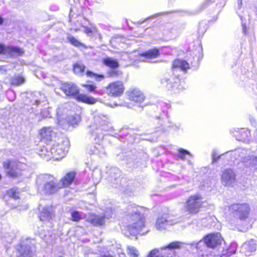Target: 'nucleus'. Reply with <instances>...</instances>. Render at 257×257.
Returning a JSON list of instances; mask_svg holds the SVG:
<instances>
[{
    "label": "nucleus",
    "mask_w": 257,
    "mask_h": 257,
    "mask_svg": "<svg viewBox=\"0 0 257 257\" xmlns=\"http://www.w3.org/2000/svg\"><path fill=\"white\" fill-rule=\"evenodd\" d=\"M146 211V208L135 204L128 205L127 213L130 224L126 227L125 235L144 234V232L142 233V230L145 227L144 214Z\"/></svg>",
    "instance_id": "obj_1"
},
{
    "label": "nucleus",
    "mask_w": 257,
    "mask_h": 257,
    "mask_svg": "<svg viewBox=\"0 0 257 257\" xmlns=\"http://www.w3.org/2000/svg\"><path fill=\"white\" fill-rule=\"evenodd\" d=\"M95 122L90 126V133L95 144L90 147L89 151L91 154H100L103 153V148L101 144L103 137V132L108 130L106 117L104 115L95 116Z\"/></svg>",
    "instance_id": "obj_2"
},
{
    "label": "nucleus",
    "mask_w": 257,
    "mask_h": 257,
    "mask_svg": "<svg viewBox=\"0 0 257 257\" xmlns=\"http://www.w3.org/2000/svg\"><path fill=\"white\" fill-rule=\"evenodd\" d=\"M68 148V141L67 139H63L60 143L55 144L52 146H47L43 148L41 155L59 160L65 156Z\"/></svg>",
    "instance_id": "obj_3"
},
{
    "label": "nucleus",
    "mask_w": 257,
    "mask_h": 257,
    "mask_svg": "<svg viewBox=\"0 0 257 257\" xmlns=\"http://www.w3.org/2000/svg\"><path fill=\"white\" fill-rule=\"evenodd\" d=\"M36 183L38 191L46 194L54 193L60 188L59 184L57 183L54 176L48 174L40 175L37 179Z\"/></svg>",
    "instance_id": "obj_4"
},
{
    "label": "nucleus",
    "mask_w": 257,
    "mask_h": 257,
    "mask_svg": "<svg viewBox=\"0 0 257 257\" xmlns=\"http://www.w3.org/2000/svg\"><path fill=\"white\" fill-rule=\"evenodd\" d=\"M60 89L67 96L74 97L77 101L89 104L96 102V100L92 97L88 96L84 94H79L78 87L74 83H63Z\"/></svg>",
    "instance_id": "obj_5"
},
{
    "label": "nucleus",
    "mask_w": 257,
    "mask_h": 257,
    "mask_svg": "<svg viewBox=\"0 0 257 257\" xmlns=\"http://www.w3.org/2000/svg\"><path fill=\"white\" fill-rule=\"evenodd\" d=\"M203 203L202 196L200 194H194L187 199L184 205V210L190 214H195L199 212Z\"/></svg>",
    "instance_id": "obj_6"
},
{
    "label": "nucleus",
    "mask_w": 257,
    "mask_h": 257,
    "mask_svg": "<svg viewBox=\"0 0 257 257\" xmlns=\"http://www.w3.org/2000/svg\"><path fill=\"white\" fill-rule=\"evenodd\" d=\"M183 244V243L179 241H174L170 243L168 246L160 249H154L152 250L148 257H163L172 256L174 254L173 249L179 248Z\"/></svg>",
    "instance_id": "obj_7"
},
{
    "label": "nucleus",
    "mask_w": 257,
    "mask_h": 257,
    "mask_svg": "<svg viewBox=\"0 0 257 257\" xmlns=\"http://www.w3.org/2000/svg\"><path fill=\"white\" fill-rule=\"evenodd\" d=\"M229 211L241 219H244L247 217L249 211L247 204H234L229 207Z\"/></svg>",
    "instance_id": "obj_8"
},
{
    "label": "nucleus",
    "mask_w": 257,
    "mask_h": 257,
    "mask_svg": "<svg viewBox=\"0 0 257 257\" xmlns=\"http://www.w3.org/2000/svg\"><path fill=\"white\" fill-rule=\"evenodd\" d=\"M108 95L118 97L121 95L124 90V87L121 81H117L110 83L106 88Z\"/></svg>",
    "instance_id": "obj_9"
},
{
    "label": "nucleus",
    "mask_w": 257,
    "mask_h": 257,
    "mask_svg": "<svg viewBox=\"0 0 257 257\" xmlns=\"http://www.w3.org/2000/svg\"><path fill=\"white\" fill-rule=\"evenodd\" d=\"M176 223L177 221L173 220L171 217L164 214L158 218L156 223V227L157 230L162 231Z\"/></svg>",
    "instance_id": "obj_10"
},
{
    "label": "nucleus",
    "mask_w": 257,
    "mask_h": 257,
    "mask_svg": "<svg viewBox=\"0 0 257 257\" xmlns=\"http://www.w3.org/2000/svg\"><path fill=\"white\" fill-rule=\"evenodd\" d=\"M230 152V155L233 156L234 159L238 160L243 163H247L248 161L251 159L250 151L244 149H237Z\"/></svg>",
    "instance_id": "obj_11"
},
{
    "label": "nucleus",
    "mask_w": 257,
    "mask_h": 257,
    "mask_svg": "<svg viewBox=\"0 0 257 257\" xmlns=\"http://www.w3.org/2000/svg\"><path fill=\"white\" fill-rule=\"evenodd\" d=\"M3 167L8 175L12 177H17L19 174L18 171V164L16 162L7 160L3 163Z\"/></svg>",
    "instance_id": "obj_12"
},
{
    "label": "nucleus",
    "mask_w": 257,
    "mask_h": 257,
    "mask_svg": "<svg viewBox=\"0 0 257 257\" xmlns=\"http://www.w3.org/2000/svg\"><path fill=\"white\" fill-rule=\"evenodd\" d=\"M105 219L106 215L105 214L98 215L89 214L86 217V221L96 226H101L104 225Z\"/></svg>",
    "instance_id": "obj_13"
},
{
    "label": "nucleus",
    "mask_w": 257,
    "mask_h": 257,
    "mask_svg": "<svg viewBox=\"0 0 257 257\" xmlns=\"http://www.w3.org/2000/svg\"><path fill=\"white\" fill-rule=\"evenodd\" d=\"M221 240L222 238L220 233H212L207 235L204 238V242L207 246L214 248L218 244H220Z\"/></svg>",
    "instance_id": "obj_14"
},
{
    "label": "nucleus",
    "mask_w": 257,
    "mask_h": 257,
    "mask_svg": "<svg viewBox=\"0 0 257 257\" xmlns=\"http://www.w3.org/2000/svg\"><path fill=\"white\" fill-rule=\"evenodd\" d=\"M236 175L231 169H226L222 174L221 182L225 186H230L235 182Z\"/></svg>",
    "instance_id": "obj_15"
},
{
    "label": "nucleus",
    "mask_w": 257,
    "mask_h": 257,
    "mask_svg": "<svg viewBox=\"0 0 257 257\" xmlns=\"http://www.w3.org/2000/svg\"><path fill=\"white\" fill-rule=\"evenodd\" d=\"M160 55L159 50L158 49L155 48L149 50L144 53L140 54L139 60L141 61H145V60H149L152 58L158 57Z\"/></svg>",
    "instance_id": "obj_16"
},
{
    "label": "nucleus",
    "mask_w": 257,
    "mask_h": 257,
    "mask_svg": "<svg viewBox=\"0 0 257 257\" xmlns=\"http://www.w3.org/2000/svg\"><path fill=\"white\" fill-rule=\"evenodd\" d=\"M129 99L138 103H141L145 99V96L143 93L138 89H134L128 92Z\"/></svg>",
    "instance_id": "obj_17"
},
{
    "label": "nucleus",
    "mask_w": 257,
    "mask_h": 257,
    "mask_svg": "<svg viewBox=\"0 0 257 257\" xmlns=\"http://www.w3.org/2000/svg\"><path fill=\"white\" fill-rule=\"evenodd\" d=\"M75 176V173L74 172H71L66 174L59 183L60 188L67 187L71 184L74 181Z\"/></svg>",
    "instance_id": "obj_18"
},
{
    "label": "nucleus",
    "mask_w": 257,
    "mask_h": 257,
    "mask_svg": "<svg viewBox=\"0 0 257 257\" xmlns=\"http://www.w3.org/2000/svg\"><path fill=\"white\" fill-rule=\"evenodd\" d=\"M238 130L239 131L238 134H234L236 139L244 143H248L250 138V132L244 128L238 129Z\"/></svg>",
    "instance_id": "obj_19"
},
{
    "label": "nucleus",
    "mask_w": 257,
    "mask_h": 257,
    "mask_svg": "<svg viewBox=\"0 0 257 257\" xmlns=\"http://www.w3.org/2000/svg\"><path fill=\"white\" fill-rule=\"evenodd\" d=\"M172 68L173 71H175V70L177 69L186 71L187 69L190 68V65L186 61L177 59L173 62Z\"/></svg>",
    "instance_id": "obj_20"
},
{
    "label": "nucleus",
    "mask_w": 257,
    "mask_h": 257,
    "mask_svg": "<svg viewBox=\"0 0 257 257\" xmlns=\"http://www.w3.org/2000/svg\"><path fill=\"white\" fill-rule=\"evenodd\" d=\"M53 134V130L51 127H43L39 131V135L41 139L47 141L51 139Z\"/></svg>",
    "instance_id": "obj_21"
},
{
    "label": "nucleus",
    "mask_w": 257,
    "mask_h": 257,
    "mask_svg": "<svg viewBox=\"0 0 257 257\" xmlns=\"http://www.w3.org/2000/svg\"><path fill=\"white\" fill-rule=\"evenodd\" d=\"M24 53L23 49L17 47H7L6 54L11 57H18L21 56Z\"/></svg>",
    "instance_id": "obj_22"
},
{
    "label": "nucleus",
    "mask_w": 257,
    "mask_h": 257,
    "mask_svg": "<svg viewBox=\"0 0 257 257\" xmlns=\"http://www.w3.org/2000/svg\"><path fill=\"white\" fill-rule=\"evenodd\" d=\"M52 216V208L48 207L44 208L42 211L40 218L42 221H47L51 219Z\"/></svg>",
    "instance_id": "obj_23"
},
{
    "label": "nucleus",
    "mask_w": 257,
    "mask_h": 257,
    "mask_svg": "<svg viewBox=\"0 0 257 257\" xmlns=\"http://www.w3.org/2000/svg\"><path fill=\"white\" fill-rule=\"evenodd\" d=\"M103 63L105 66L112 69L117 68L119 66V63L117 61L110 57L104 59Z\"/></svg>",
    "instance_id": "obj_24"
},
{
    "label": "nucleus",
    "mask_w": 257,
    "mask_h": 257,
    "mask_svg": "<svg viewBox=\"0 0 257 257\" xmlns=\"http://www.w3.org/2000/svg\"><path fill=\"white\" fill-rule=\"evenodd\" d=\"M81 117L79 114H75L74 115H71L67 117V121L69 125L74 126L77 125L80 121Z\"/></svg>",
    "instance_id": "obj_25"
},
{
    "label": "nucleus",
    "mask_w": 257,
    "mask_h": 257,
    "mask_svg": "<svg viewBox=\"0 0 257 257\" xmlns=\"http://www.w3.org/2000/svg\"><path fill=\"white\" fill-rule=\"evenodd\" d=\"M243 247L249 252H253L256 250V244L253 240L246 242Z\"/></svg>",
    "instance_id": "obj_26"
},
{
    "label": "nucleus",
    "mask_w": 257,
    "mask_h": 257,
    "mask_svg": "<svg viewBox=\"0 0 257 257\" xmlns=\"http://www.w3.org/2000/svg\"><path fill=\"white\" fill-rule=\"evenodd\" d=\"M25 82V79L23 77L17 75L13 77L11 79V83L15 85H20L23 84Z\"/></svg>",
    "instance_id": "obj_27"
},
{
    "label": "nucleus",
    "mask_w": 257,
    "mask_h": 257,
    "mask_svg": "<svg viewBox=\"0 0 257 257\" xmlns=\"http://www.w3.org/2000/svg\"><path fill=\"white\" fill-rule=\"evenodd\" d=\"M85 70V66L83 64L77 63L74 65L73 70L75 73L81 75Z\"/></svg>",
    "instance_id": "obj_28"
},
{
    "label": "nucleus",
    "mask_w": 257,
    "mask_h": 257,
    "mask_svg": "<svg viewBox=\"0 0 257 257\" xmlns=\"http://www.w3.org/2000/svg\"><path fill=\"white\" fill-rule=\"evenodd\" d=\"M68 40L73 45L77 47H85L84 44L80 43L78 40L75 39L73 36H69Z\"/></svg>",
    "instance_id": "obj_29"
},
{
    "label": "nucleus",
    "mask_w": 257,
    "mask_h": 257,
    "mask_svg": "<svg viewBox=\"0 0 257 257\" xmlns=\"http://www.w3.org/2000/svg\"><path fill=\"white\" fill-rule=\"evenodd\" d=\"M86 75L88 77H94L97 81H100L104 78V75L95 74L90 71H87L86 72Z\"/></svg>",
    "instance_id": "obj_30"
},
{
    "label": "nucleus",
    "mask_w": 257,
    "mask_h": 257,
    "mask_svg": "<svg viewBox=\"0 0 257 257\" xmlns=\"http://www.w3.org/2000/svg\"><path fill=\"white\" fill-rule=\"evenodd\" d=\"M128 254L131 257H138L139 253L138 250L133 246H128Z\"/></svg>",
    "instance_id": "obj_31"
},
{
    "label": "nucleus",
    "mask_w": 257,
    "mask_h": 257,
    "mask_svg": "<svg viewBox=\"0 0 257 257\" xmlns=\"http://www.w3.org/2000/svg\"><path fill=\"white\" fill-rule=\"evenodd\" d=\"M186 156L191 157V154L188 151L183 149H180L179 150L178 157L179 158H180L182 160H185L186 159Z\"/></svg>",
    "instance_id": "obj_32"
},
{
    "label": "nucleus",
    "mask_w": 257,
    "mask_h": 257,
    "mask_svg": "<svg viewBox=\"0 0 257 257\" xmlns=\"http://www.w3.org/2000/svg\"><path fill=\"white\" fill-rule=\"evenodd\" d=\"M7 193L9 197L14 199H17L19 198L18 193L14 189H10L8 190Z\"/></svg>",
    "instance_id": "obj_33"
},
{
    "label": "nucleus",
    "mask_w": 257,
    "mask_h": 257,
    "mask_svg": "<svg viewBox=\"0 0 257 257\" xmlns=\"http://www.w3.org/2000/svg\"><path fill=\"white\" fill-rule=\"evenodd\" d=\"M80 219L81 217L78 212L73 211L71 213V220L72 221L78 222Z\"/></svg>",
    "instance_id": "obj_34"
},
{
    "label": "nucleus",
    "mask_w": 257,
    "mask_h": 257,
    "mask_svg": "<svg viewBox=\"0 0 257 257\" xmlns=\"http://www.w3.org/2000/svg\"><path fill=\"white\" fill-rule=\"evenodd\" d=\"M82 86L85 88L89 92H93L96 88V86L94 85L82 84Z\"/></svg>",
    "instance_id": "obj_35"
},
{
    "label": "nucleus",
    "mask_w": 257,
    "mask_h": 257,
    "mask_svg": "<svg viewBox=\"0 0 257 257\" xmlns=\"http://www.w3.org/2000/svg\"><path fill=\"white\" fill-rule=\"evenodd\" d=\"M254 157H253L252 156H251V159L249 161H248V163H246L247 165H248L249 167H252L253 168H254V169H255V166H257V163H254L253 162V158Z\"/></svg>",
    "instance_id": "obj_36"
},
{
    "label": "nucleus",
    "mask_w": 257,
    "mask_h": 257,
    "mask_svg": "<svg viewBox=\"0 0 257 257\" xmlns=\"http://www.w3.org/2000/svg\"><path fill=\"white\" fill-rule=\"evenodd\" d=\"M212 158L213 162H216L218 159L220 158L219 156H218V154L216 151H213L212 153Z\"/></svg>",
    "instance_id": "obj_37"
},
{
    "label": "nucleus",
    "mask_w": 257,
    "mask_h": 257,
    "mask_svg": "<svg viewBox=\"0 0 257 257\" xmlns=\"http://www.w3.org/2000/svg\"><path fill=\"white\" fill-rule=\"evenodd\" d=\"M7 47L0 44V54H6Z\"/></svg>",
    "instance_id": "obj_38"
},
{
    "label": "nucleus",
    "mask_w": 257,
    "mask_h": 257,
    "mask_svg": "<svg viewBox=\"0 0 257 257\" xmlns=\"http://www.w3.org/2000/svg\"><path fill=\"white\" fill-rule=\"evenodd\" d=\"M114 172L115 174H116L115 176H114V178L118 177L120 176V171L116 168H114L111 169V173Z\"/></svg>",
    "instance_id": "obj_39"
},
{
    "label": "nucleus",
    "mask_w": 257,
    "mask_h": 257,
    "mask_svg": "<svg viewBox=\"0 0 257 257\" xmlns=\"http://www.w3.org/2000/svg\"><path fill=\"white\" fill-rule=\"evenodd\" d=\"M92 32V31L90 29L88 28H86L85 29V33L87 34L91 33Z\"/></svg>",
    "instance_id": "obj_40"
},
{
    "label": "nucleus",
    "mask_w": 257,
    "mask_h": 257,
    "mask_svg": "<svg viewBox=\"0 0 257 257\" xmlns=\"http://www.w3.org/2000/svg\"><path fill=\"white\" fill-rule=\"evenodd\" d=\"M0 71L2 72H6L7 71V69L5 66H0Z\"/></svg>",
    "instance_id": "obj_41"
},
{
    "label": "nucleus",
    "mask_w": 257,
    "mask_h": 257,
    "mask_svg": "<svg viewBox=\"0 0 257 257\" xmlns=\"http://www.w3.org/2000/svg\"><path fill=\"white\" fill-rule=\"evenodd\" d=\"M119 257H125V255L124 253L121 252H118Z\"/></svg>",
    "instance_id": "obj_42"
},
{
    "label": "nucleus",
    "mask_w": 257,
    "mask_h": 257,
    "mask_svg": "<svg viewBox=\"0 0 257 257\" xmlns=\"http://www.w3.org/2000/svg\"><path fill=\"white\" fill-rule=\"evenodd\" d=\"M110 76H113L114 75H116V73L114 71H111L109 73Z\"/></svg>",
    "instance_id": "obj_43"
},
{
    "label": "nucleus",
    "mask_w": 257,
    "mask_h": 257,
    "mask_svg": "<svg viewBox=\"0 0 257 257\" xmlns=\"http://www.w3.org/2000/svg\"><path fill=\"white\" fill-rule=\"evenodd\" d=\"M242 27H243V32L244 34L246 33V28L245 25L242 24Z\"/></svg>",
    "instance_id": "obj_44"
},
{
    "label": "nucleus",
    "mask_w": 257,
    "mask_h": 257,
    "mask_svg": "<svg viewBox=\"0 0 257 257\" xmlns=\"http://www.w3.org/2000/svg\"><path fill=\"white\" fill-rule=\"evenodd\" d=\"M29 252L28 251V253H26L25 252H24L23 254H22V256L23 257H28V255L29 254Z\"/></svg>",
    "instance_id": "obj_45"
},
{
    "label": "nucleus",
    "mask_w": 257,
    "mask_h": 257,
    "mask_svg": "<svg viewBox=\"0 0 257 257\" xmlns=\"http://www.w3.org/2000/svg\"><path fill=\"white\" fill-rule=\"evenodd\" d=\"M238 7H239V8H240V7H241V5H242V0H239V1H238Z\"/></svg>",
    "instance_id": "obj_46"
},
{
    "label": "nucleus",
    "mask_w": 257,
    "mask_h": 257,
    "mask_svg": "<svg viewBox=\"0 0 257 257\" xmlns=\"http://www.w3.org/2000/svg\"><path fill=\"white\" fill-rule=\"evenodd\" d=\"M4 23V19L2 17L0 16V25H2Z\"/></svg>",
    "instance_id": "obj_47"
},
{
    "label": "nucleus",
    "mask_w": 257,
    "mask_h": 257,
    "mask_svg": "<svg viewBox=\"0 0 257 257\" xmlns=\"http://www.w3.org/2000/svg\"><path fill=\"white\" fill-rule=\"evenodd\" d=\"M253 162L254 163H257V158L256 157H254L253 158ZM255 169L257 170V166H255Z\"/></svg>",
    "instance_id": "obj_48"
},
{
    "label": "nucleus",
    "mask_w": 257,
    "mask_h": 257,
    "mask_svg": "<svg viewBox=\"0 0 257 257\" xmlns=\"http://www.w3.org/2000/svg\"><path fill=\"white\" fill-rule=\"evenodd\" d=\"M101 257H114V256L110 255H103L101 256Z\"/></svg>",
    "instance_id": "obj_49"
},
{
    "label": "nucleus",
    "mask_w": 257,
    "mask_h": 257,
    "mask_svg": "<svg viewBox=\"0 0 257 257\" xmlns=\"http://www.w3.org/2000/svg\"><path fill=\"white\" fill-rule=\"evenodd\" d=\"M58 123H59L60 125H61V124L60 123V122H58Z\"/></svg>",
    "instance_id": "obj_50"
}]
</instances>
